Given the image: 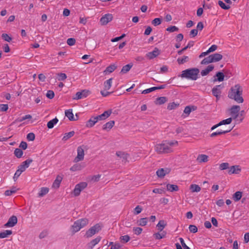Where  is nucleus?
Instances as JSON below:
<instances>
[{
    "mask_svg": "<svg viewBox=\"0 0 249 249\" xmlns=\"http://www.w3.org/2000/svg\"><path fill=\"white\" fill-rule=\"evenodd\" d=\"M229 164L227 162H223L219 165V169L221 170H224L229 168Z\"/></svg>",
    "mask_w": 249,
    "mask_h": 249,
    "instance_id": "obj_53",
    "label": "nucleus"
},
{
    "mask_svg": "<svg viewBox=\"0 0 249 249\" xmlns=\"http://www.w3.org/2000/svg\"><path fill=\"white\" fill-rule=\"evenodd\" d=\"M81 169V166L79 164H74L70 168V170L72 172L80 170Z\"/></svg>",
    "mask_w": 249,
    "mask_h": 249,
    "instance_id": "obj_51",
    "label": "nucleus"
},
{
    "mask_svg": "<svg viewBox=\"0 0 249 249\" xmlns=\"http://www.w3.org/2000/svg\"><path fill=\"white\" fill-rule=\"evenodd\" d=\"M112 113L111 110H108L105 111L104 113L101 115L95 116L98 122L101 121H104L108 118Z\"/></svg>",
    "mask_w": 249,
    "mask_h": 249,
    "instance_id": "obj_13",
    "label": "nucleus"
},
{
    "mask_svg": "<svg viewBox=\"0 0 249 249\" xmlns=\"http://www.w3.org/2000/svg\"><path fill=\"white\" fill-rule=\"evenodd\" d=\"M58 122V119L55 117V118L50 120L47 123V127L49 129L53 128L54 125L56 124Z\"/></svg>",
    "mask_w": 249,
    "mask_h": 249,
    "instance_id": "obj_29",
    "label": "nucleus"
},
{
    "mask_svg": "<svg viewBox=\"0 0 249 249\" xmlns=\"http://www.w3.org/2000/svg\"><path fill=\"white\" fill-rule=\"evenodd\" d=\"M166 232L164 231H162L161 233L157 232L153 234V236L156 239H161L165 237Z\"/></svg>",
    "mask_w": 249,
    "mask_h": 249,
    "instance_id": "obj_39",
    "label": "nucleus"
},
{
    "mask_svg": "<svg viewBox=\"0 0 249 249\" xmlns=\"http://www.w3.org/2000/svg\"><path fill=\"white\" fill-rule=\"evenodd\" d=\"M89 223V220L87 218H82L75 221L71 226V232L74 234L79 231L82 228L85 227Z\"/></svg>",
    "mask_w": 249,
    "mask_h": 249,
    "instance_id": "obj_4",
    "label": "nucleus"
},
{
    "mask_svg": "<svg viewBox=\"0 0 249 249\" xmlns=\"http://www.w3.org/2000/svg\"><path fill=\"white\" fill-rule=\"evenodd\" d=\"M132 67V65H130V64L126 65L122 68L121 72L124 73H126L130 70V69Z\"/></svg>",
    "mask_w": 249,
    "mask_h": 249,
    "instance_id": "obj_48",
    "label": "nucleus"
},
{
    "mask_svg": "<svg viewBox=\"0 0 249 249\" xmlns=\"http://www.w3.org/2000/svg\"><path fill=\"white\" fill-rule=\"evenodd\" d=\"M116 69V66L115 65H111L108 66L104 72L105 74H107L112 72Z\"/></svg>",
    "mask_w": 249,
    "mask_h": 249,
    "instance_id": "obj_33",
    "label": "nucleus"
},
{
    "mask_svg": "<svg viewBox=\"0 0 249 249\" xmlns=\"http://www.w3.org/2000/svg\"><path fill=\"white\" fill-rule=\"evenodd\" d=\"M232 118H229L227 119L223 120L221 121H220L219 123L220 124V125H224V124H230L232 122Z\"/></svg>",
    "mask_w": 249,
    "mask_h": 249,
    "instance_id": "obj_46",
    "label": "nucleus"
},
{
    "mask_svg": "<svg viewBox=\"0 0 249 249\" xmlns=\"http://www.w3.org/2000/svg\"><path fill=\"white\" fill-rule=\"evenodd\" d=\"M15 155L18 158H20L23 155V151L19 148H16L14 151Z\"/></svg>",
    "mask_w": 249,
    "mask_h": 249,
    "instance_id": "obj_47",
    "label": "nucleus"
},
{
    "mask_svg": "<svg viewBox=\"0 0 249 249\" xmlns=\"http://www.w3.org/2000/svg\"><path fill=\"white\" fill-rule=\"evenodd\" d=\"M166 189L170 192L178 191V187L175 184H168L166 185Z\"/></svg>",
    "mask_w": 249,
    "mask_h": 249,
    "instance_id": "obj_30",
    "label": "nucleus"
},
{
    "mask_svg": "<svg viewBox=\"0 0 249 249\" xmlns=\"http://www.w3.org/2000/svg\"><path fill=\"white\" fill-rule=\"evenodd\" d=\"M160 53V50L157 48H155L152 52L148 53L146 54V56L149 59H152L158 56Z\"/></svg>",
    "mask_w": 249,
    "mask_h": 249,
    "instance_id": "obj_16",
    "label": "nucleus"
},
{
    "mask_svg": "<svg viewBox=\"0 0 249 249\" xmlns=\"http://www.w3.org/2000/svg\"><path fill=\"white\" fill-rule=\"evenodd\" d=\"M218 5L220 6V7L224 10H228L230 8V6L229 5H226L222 1L218 0Z\"/></svg>",
    "mask_w": 249,
    "mask_h": 249,
    "instance_id": "obj_49",
    "label": "nucleus"
},
{
    "mask_svg": "<svg viewBox=\"0 0 249 249\" xmlns=\"http://www.w3.org/2000/svg\"><path fill=\"white\" fill-rule=\"evenodd\" d=\"M21 173H22L21 171H20L19 169H18L13 177V179H14V181H16L17 180V179L20 176V175L21 174Z\"/></svg>",
    "mask_w": 249,
    "mask_h": 249,
    "instance_id": "obj_59",
    "label": "nucleus"
},
{
    "mask_svg": "<svg viewBox=\"0 0 249 249\" xmlns=\"http://www.w3.org/2000/svg\"><path fill=\"white\" fill-rule=\"evenodd\" d=\"M232 129V127L229 128V129H227L226 130H222V129L218 130L216 132L212 133L211 134L210 136L211 137H215L218 135L224 134H225V133L230 132Z\"/></svg>",
    "mask_w": 249,
    "mask_h": 249,
    "instance_id": "obj_19",
    "label": "nucleus"
},
{
    "mask_svg": "<svg viewBox=\"0 0 249 249\" xmlns=\"http://www.w3.org/2000/svg\"><path fill=\"white\" fill-rule=\"evenodd\" d=\"M61 181H62V178L59 176L57 177L53 184V185H52L53 188H58L60 186Z\"/></svg>",
    "mask_w": 249,
    "mask_h": 249,
    "instance_id": "obj_32",
    "label": "nucleus"
},
{
    "mask_svg": "<svg viewBox=\"0 0 249 249\" xmlns=\"http://www.w3.org/2000/svg\"><path fill=\"white\" fill-rule=\"evenodd\" d=\"M178 145L177 141H164L161 143L157 144L155 145V150L158 154L169 153L173 152V147Z\"/></svg>",
    "mask_w": 249,
    "mask_h": 249,
    "instance_id": "obj_1",
    "label": "nucleus"
},
{
    "mask_svg": "<svg viewBox=\"0 0 249 249\" xmlns=\"http://www.w3.org/2000/svg\"><path fill=\"white\" fill-rule=\"evenodd\" d=\"M17 217L15 215H13L9 218L7 222L4 224V226L5 228L13 227L17 224Z\"/></svg>",
    "mask_w": 249,
    "mask_h": 249,
    "instance_id": "obj_12",
    "label": "nucleus"
},
{
    "mask_svg": "<svg viewBox=\"0 0 249 249\" xmlns=\"http://www.w3.org/2000/svg\"><path fill=\"white\" fill-rule=\"evenodd\" d=\"M115 122L114 121H110L106 123L103 126V129L104 130L108 131L110 130L114 125Z\"/></svg>",
    "mask_w": 249,
    "mask_h": 249,
    "instance_id": "obj_23",
    "label": "nucleus"
},
{
    "mask_svg": "<svg viewBox=\"0 0 249 249\" xmlns=\"http://www.w3.org/2000/svg\"><path fill=\"white\" fill-rule=\"evenodd\" d=\"M27 139L30 141H34L35 139V135L33 133H29L27 135Z\"/></svg>",
    "mask_w": 249,
    "mask_h": 249,
    "instance_id": "obj_61",
    "label": "nucleus"
},
{
    "mask_svg": "<svg viewBox=\"0 0 249 249\" xmlns=\"http://www.w3.org/2000/svg\"><path fill=\"white\" fill-rule=\"evenodd\" d=\"M189 229L190 231L193 233H196L197 231V228L195 225H190L189 227Z\"/></svg>",
    "mask_w": 249,
    "mask_h": 249,
    "instance_id": "obj_57",
    "label": "nucleus"
},
{
    "mask_svg": "<svg viewBox=\"0 0 249 249\" xmlns=\"http://www.w3.org/2000/svg\"><path fill=\"white\" fill-rule=\"evenodd\" d=\"M147 223V218H142L138 221V224L139 226H145Z\"/></svg>",
    "mask_w": 249,
    "mask_h": 249,
    "instance_id": "obj_44",
    "label": "nucleus"
},
{
    "mask_svg": "<svg viewBox=\"0 0 249 249\" xmlns=\"http://www.w3.org/2000/svg\"><path fill=\"white\" fill-rule=\"evenodd\" d=\"M133 231L135 234L139 235L142 233V229L140 227H135L133 228Z\"/></svg>",
    "mask_w": 249,
    "mask_h": 249,
    "instance_id": "obj_60",
    "label": "nucleus"
},
{
    "mask_svg": "<svg viewBox=\"0 0 249 249\" xmlns=\"http://www.w3.org/2000/svg\"><path fill=\"white\" fill-rule=\"evenodd\" d=\"M190 189L192 193H197L200 191L201 188L198 185L193 184L190 185Z\"/></svg>",
    "mask_w": 249,
    "mask_h": 249,
    "instance_id": "obj_31",
    "label": "nucleus"
},
{
    "mask_svg": "<svg viewBox=\"0 0 249 249\" xmlns=\"http://www.w3.org/2000/svg\"><path fill=\"white\" fill-rule=\"evenodd\" d=\"M196 160L200 163L206 162L208 161V156L205 154H200L198 156Z\"/></svg>",
    "mask_w": 249,
    "mask_h": 249,
    "instance_id": "obj_26",
    "label": "nucleus"
},
{
    "mask_svg": "<svg viewBox=\"0 0 249 249\" xmlns=\"http://www.w3.org/2000/svg\"><path fill=\"white\" fill-rule=\"evenodd\" d=\"M223 87V86L221 85H217L212 89L213 94L216 97L217 99H218L219 98V95L221 93L220 90Z\"/></svg>",
    "mask_w": 249,
    "mask_h": 249,
    "instance_id": "obj_17",
    "label": "nucleus"
},
{
    "mask_svg": "<svg viewBox=\"0 0 249 249\" xmlns=\"http://www.w3.org/2000/svg\"><path fill=\"white\" fill-rule=\"evenodd\" d=\"M166 31L169 32H174L178 31V28L176 26H171L166 28Z\"/></svg>",
    "mask_w": 249,
    "mask_h": 249,
    "instance_id": "obj_50",
    "label": "nucleus"
},
{
    "mask_svg": "<svg viewBox=\"0 0 249 249\" xmlns=\"http://www.w3.org/2000/svg\"><path fill=\"white\" fill-rule=\"evenodd\" d=\"M155 90H156V88L154 87H152V88L143 90L142 93V94H147V93H150L152 91H153Z\"/></svg>",
    "mask_w": 249,
    "mask_h": 249,
    "instance_id": "obj_56",
    "label": "nucleus"
},
{
    "mask_svg": "<svg viewBox=\"0 0 249 249\" xmlns=\"http://www.w3.org/2000/svg\"><path fill=\"white\" fill-rule=\"evenodd\" d=\"M121 241L124 243H127L130 240V237L128 235H125L121 237Z\"/></svg>",
    "mask_w": 249,
    "mask_h": 249,
    "instance_id": "obj_63",
    "label": "nucleus"
},
{
    "mask_svg": "<svg viewBox=\"0 0 249 249\" xmlns=\"http://www.w3.org/2000/svg\"><path fill=\"white\" fill-rule=\"evenodd\" d=\"M12 234L11 230H5L3 232H0V238H4Z\"/></svg>",
    "mask_w": 249,
    "mask_h": 249,
    "instance_id": "obj_38",
    "label": "nucleus"
},
{
    "mask_svg": "<svg viewBox=\"0 0 249 249\" xmlns=\"http://www.w3.org/2000/svg\"><path fill=\"white\" fill-rule=\"evenodd\" d=\"M213 69L214 66L213 65H209L206 69L201 71V75L202 76H206L208 75L210 72L212 71Z\"/></svg>",
    "mask_w": 249,
    "mask_h": 249,
    "instance_id": "obj_22",
    "label": "nucleus"
},
{
    "mask_svg": "<svg viewBox=\"0 0 249 249\" xmlns=\"http://www.w3.org/2000/svg\"><path fill=\"white\" fill-rule=\"evenodd\" d=\"M98 121L95 116H91L86 123V126L89 128L93 127Z\"/></svg>",
    "mask_w": 249,
    "mask_h": 249,
    "instance_id": "obj_20",
    "label": "nucleus"
},
{
    "mask_svg": "<svg viewBox=\"0 0 249 249\" xmlns=\"http://www.w3.org/2000/svg\"><path fill=\"white\" fill-rule=\"evenodd\" d=\"M211 55L212 58V60H213V62L219 61L223 58L222 55L218 53H215L214 54H211Z\"/></svg>",
    "mask_w": 249,
    "mask_h": 249,
    "instance_id": "obj_25",
    "label": "nucleus"
},
{
    "mask_svg": "<svg viewBox=\"0 0 249 249\" xmlns=\"http://www.w3.org/2000/svg\"><path fill=\"white\" fill-rule=\"evenodd\" d=\"M90 91L88 89H84L81 90V91L77 92L73 99L75 100H79L83 98H85L87 97L88 95L90 94Z\"/></svg>",
    "mask_w": 249,
    "mask_h": 249,
    "instance_id": "obj_10",
    "label": "nucleus"
},
{
    "mask_svg": "<svg viewBox=\"0 0 249 249\" xmlns=\"http://www.w3.org/2000/svg\"><path fill=\"white\" fill-rule=\"evenodd\" d=\"M242 196V192L237 191L232 195V199L235 202H237L241 199Z\"/></svg>",
    "mask_w": 249,
    "mask_h": 249,
    "instance_id": "obj_28",
    "label": "nucleus"
},
{
    "mask_svg": "<svg viewBox=\"0 0 249 249\" xmlns=\"http://www.w3.org/2000/svg\"><path fill=\"white\" fill-rule=\"evenodd\" d=\"M113 79L110 78L105 81L104 83V89L101 91V95L104 97H107L111 94L112 92H109V90L112 86Z\"/></svg>",
    "mask_w": 249,
    "mask_h": 249,
    "instance_id": "obj_5",
    "label": "nucleus"
},
{
    "mask_svg": "<svg viewBox=\"0 0 249 249\" xmlns=\"http://www.w3.org/2000/svg\"><path fill=\"white\" fill-rule=\"evenodd\" d=\"M1 37L3 39L7 42H10L12 40V37L7 34H2Z\"/></svg>",
    "mask_w": 249,
    "mask_h": 249,
    "instance_id": "obj_54",
    "label": "nucleus"
},
{
    "mask_svg": "<svg viewBox=\"0 0 249 249\" xmlns=\"http://www.w3.org/2000/svg\"><path fill=\"white\" fill-rule=\"evenodd\" d=\"M75 39L73 38H69L67 40V43L69 46H73L75 43Z\"/></svg>",
    "mask_w": 249,
    "mask_h": 249,
    "instance_id": "obj_58",
    "label": "nucleus"
},
{
    "mask_svg": "<svg viewBox=\"0 0 249 249\" xmlns=\"http://www.w3.org/2000/svg\"><path fill=\"white\" fill-rule=\"evenodd\" d=\"M116 155L120 158H122L123 159H126L127 154L125 153L124 152L121 151H118L116 153Z\"/></svg>",
    "mask_w": 249,
    "mask_h": 249,
    "instance_id": "obj_55",
    "label": "nucleus"
},
{
    "mask_svg": "<svg viewBox=\"0 0 249 249\" xmlns=\"http://www.w3.org/2000/svg\"><path fill=\"white\" fill-rule=\"evenodd\" d=\"M65 116L68 117L70 121H75L76 120L74 117L73 114L72 113V109H69L66 110L65 112Z\"/></svg>",
    "mask_w": 249,
    "mask_h": 249,
    "instance_id": "obj_24",
    "label": "nucleus"
},
{
    "mask_svg": "<svg viewBox=\"0 0 249 249\" xmlns=\"http://www.w3.org/2000/svg\"><path fill=\"white\" fill-rule=\"evenodd\" d=\"M77 156L73 160V161L75 163L84 160L85 156L84 146L83 145L78 146L77 149Z\"/></svg>",
    "mask_w": 249,
    "mask_h": 249,
    "instance_id": "obj_8",
    "label": "nucleus"
},
{
    "mask_svg": "<svg viewBox=\"0 0 249 249\" xmlns=\"http://www.w3.org/2000/svg\"><path fill=\"white\" fill-rule=\"evenodd\" d=\"M32 162V160L28 159L22 162V163L18 167V169L21 171L22 173L29 166Z\"/></svg>",
    "mask_w": 249,
    "mask_h": 249,
    "instance_id": "obj_14",
    "label": "nucleus"
},
{
    "mask_svg": "<svg viewBox=\"0 0 249 249\" xmlns=\"http://www.w3.org/2000/svg\"><path fill=\"white\" fill-rule=\"evenodd\" d=\"M49 191V189L48 187H42L40 189L38 193V196L42 197L47 194Z\"/></svg>",
    "mask_w": 249,
    "mask_h": 249,
    "instance_id": "obj_27",
    "label": "nucleus"
},
{
    "mask_svg": "<svg viewBox=\"0 0 249 249\" xmlns=\"http://www.w3.org/2000/svg\"><path fill=\"white\" fill-rule=\"evenodd\" d=\"M101 237L97 236L96 238L92 240L89 244L88 247L90 249H92L96 245L101 241Z\"/></svg>",
    "mask_w": 249,
    "mask_h": 249,
    "instance_id": "obj_21",
    "label": "nucleus"
},
{
    "mask_svg": "<svg viewBox=\"0 0 249 249\" xmlns=\"http://www.w3.org/2000/svg\"><path fill=\"white\" fill-rule=\"evenodd\" d=\"M199 70L198 68H194L188 69L183 71L179 77L191 80H196L198 77Z\"/></svg>",
    "mask_w": 249,
    "mask_h": 249,
    "instance_id": "obj_3",
    "label": "nucleus"
},
{
    "mask_svg": "<svg viewBox=\"0 0 249 249\" xmlns=\"http://www.w3.org/2000/svg\"><path fill=\"white\" fill-rule=\"evenodd\" d=\"M113 16L111 14H106L104 15L100 19V23L102 25H106L108 23L112 21Z\"/></svg>",
    "mask_w": 249,
    "mask_h": 249,
    "instance_id": "obj_11",
    "label": "nucleus"
},
{
    "mask_svg": "<svg viewBox=\"0 0 249 249\" xmlns=\"http://www.w3.org/2000/svg\"><path fill=\"white\" fill-rule=\"evenodd\" d=\"M179 106V104L176 103L175 102H172L168 105L167 106V109L169 110H171L173 109H175L177 107H178Z\"/></svg>",
    "mask_w": 249,
    "mask_h": 249,
    "instance_id": "obj_42",
    "label": "nucleus"
},
{
    "mask_svg": "<svg viewBox=\"0 0 249 249\" xmlns=\"http://www.w3.org/2000/svg\"><path fill=\"white\" fill-rule=\"evenodd\" d=\"M189 60V58L188 56H183L182 57H179L177 59V62L179 65L187 62Z\"/></svg>",
    "mask_w": 249,
    "mask_h": 249,
    "instance_id": "obj_36",
    "label": "nucleus"
},
{
    "mask_svg": "<svg viewBox=\"0 0 249 249\" xmlns=\"http://www.w3.org/2000/svg\"><path fill=\"white\" fill-rule=\"evenodd\" d=\"M240 110V107L237 105H234L230 109L229 111L232 119H236L238 115Z\"/></svg>",
    "mask_w": 249,
    "mask_h": 249,
    "instance_id": "obj_9",
    "label": "nucleus"
},
{
    "mask_svg": "<svg viewBox=\"0 0 249 249\" xmlns=\"http://www.w3.org/2000/svg\"><path fill=\"white\" fill-rule=\"evenodd\" d=\"M88 184L86 182H82L75 186V188L72 192V194L75 196L80 195L81 192L87 187Z\"/></svg>",
    "mask_w": 249,
    "mask_h": 249,
    "instance_id": "obj_7",
    "label": "nucleus"
},
{
    "mask_svg": "<svg viewBox=\"0 0 249 249\" xmlns=\"http://www.w3.org/2000/svg\"><path fill=\"white\" fill-rule=\"evenodd\" d=\"M74 133H75L73 131L65 133L62 138V140L64 141H67L68 139L73 136Z\"/></svg>",
    "mask_w": 249,
    "mask_h": 249,
    "instance_id": "obj_41",
    "label": "nucleus"
},
{
    "mask_svg": "<svg viewBox=\"0 0 249 249\" xmlns=\"http://www.w3.org/2000/svg\"><path fill=\"white\" fill-rule=\"evenodd\" d=\"M180 243L184 249H190V248L186 245L183 239L181 237L179 238Z\"/></svg>",
    "mask_w": 249,
    "mask_h": 249,
    "instance_id": "obj_62",
    "label": "nucleus"
},
{
    "mask_svg": "<svg viewBox=\"0 0 249 249\" xmlns=\"http://www.w3.org/2000/svg\"><path fill=\"white\" fill-rule=\"evenodd\" d=\"M212 57L211 55H210L209 56L204 58L201 62V64L202 65H207L211 63H213V60H212Z\"/></svg>",
    "mask_w": 249,
    "mask_h": 249,
    "instance_id": "obj_40",
    "label": "nucleus"
},
{
    "mask_svg": "<svg viewBox=\"0 0 249 249\" xmlns=\"http://www.w3.org/2000/svg\"><path fill=\"white\" fill-rule=\"evenodd\" d=\"M102 229V226L99 224H97L91 227L86 233L87 238L91 237L93 235L98 232Z\"/></svg>",
    "mask_w": 249,
    "mask_h": 249,
    "instance_id": "obj_6",
    "label": "nucleus"
},
{
    "mask_svg": "<svg viewBox=\"0 0 249 249\" xmlns=\"http://www.w3.org/2000/svg\"><path fill=\"white\" fill-rule=\"evenodd\" d=\"M195 109L196 107L194 106H192V107L190 106H187L184 108V113L188 115L190 114L192 110H195Z\"/></svg>",
    "mask_w": 249,
    "mask_h": 249,
    "instance_id": "obj_43",
    "label": "nucleus"
},
{
    "mask_svg": "<svg viewBox=\"0 0 249 249\" xmlns=\"http://www.w3.org/2000/svg\"><path fill=\"white\" fill-rule=\"evenodd\" d=\"M166 225V224L165 222V221L164 220H161L159 222V223L157 225V227L158 231H162L163 229L165 228Z\"/></svg>",
    "mask_w": 249,
    "mask_h": 249,
    "instance_id": "obj_35",
    "label": "nucleus"
},
{
    "mask_svg": "<svg viewBox=\"0 0 249 249\" xmlns=\"http://www.w3.org/2000/svg\"><path fill=\"white\" fill-rule=\"evenodd\" d=\"M161 19L160 18H156L152 21V24L155 26H158L161 24Z\"/></svg>",
    "mask_w": 249,
    "mask_h": 249,
    "instance_id": "obj_52",
    "label": "nucleus"
},
{
    "mask_svg": "<svg viewBox=\"0 0 249 249\" xmlns=\"http://www.w3.org/2000/svg\"><path fill=\"white\" fill-rule=\"evenodd\" d=\"M18 190V189L16 188V187H13L10 190H6L4 193V195L6 196H10L12 195V194L16 193Z\"/></svg>",
    "mask_w": 249,
    "mask_h": 249,
    "instance_id": "obj_37",
    "label": "nucleus"
},
{
    "mask_svg": "<svg viewBox=\"0 0 249 249\" xmlns=\"http://www.w3.org/2000/svg\"><path fill=\"white\" fill-rule=\"evenodd\" d=\"M217 48V46L216 45H212L209 49L207 51L209 53L215 51Z\"/></svg>",
    "mask_w": 249,
    "mask_h": 249,
    "instance_id": "obj_64",
    "label": "nucleus"
},
{
    "mask_svg": "<svg viewBox=\"0 0 249 249\" xmlns=\"http://www.w3.org/2000/svg\"><path fill=\"white\" fill-rule=\"evenodd\" d=\"M170 172V169L169 168H160L157 171L156 174L159 178H162Z\"/></svg>",
    "mask_w": 249,
    "mask_h": 249,
    "instance_id": "obj_15",
    "label": "nucleus"
},
{
    "mask_svg": "<svg viewBox=\"0 0 249 249\" xmlns=\"http://www.w3.org/2000/svg\"><path fill=\"white\" fill-rule=\"evenodd\" d=\"M241 169L239 165H233L229 168L228 173L229 174H239L241 172Z\"/></svg>",
    "mask_w": 249,
    "mask_h": 249,
    "instance_id": "obj_18",
    "label": "nucleus"
},
{
    "mask_svg": "<svg viewBox=\"0 0 249 249\" xmlns=\"http://www.w3.org/2000/svg\"><path fill=\"white\" fill-rule=\"evenodd\" d=\"M167 101V99L166 97H158L156 99V100L155 101V104L156 105H162L164 104L165 102H166Z\"/></svg>",
    "mask_w": 249,
    "mask_h": 249,
    "instance_id": "obj_34",
    "label": "nucleus"
},
{
    "mask_svg": "<svg viewBox=\"0 0 249 249\" xmlns=\"http://www.w3.org/2000/svg\"><path fill=\"white\" fill-rule=\"evenodd\" d=\"M243 89L242 87L236 84L231 87L228 93V97L234 100L237 103H242L244 102V99L242 97Z\"/></svg>",
    "mask_w": 249,
    "mask_h": 249,
    "instance_id": "obj_2",
    "label": "nucleus"
},
{
    "mask_svg": "<svg viewBox=\"0 0 249 249\" xmlns=\"http://www.w3.org/2000/svg\"><path fill=\"white\" fill-rule=\"evenodd\" d=\"M216 77H217V79H215L214 81H218L219 82H221L224 80V75L221 72H218L216 74Z\"/></svg>",
    "mask_w": 249,
    "mask_h": 249,
    "instance_id": "obj_45",
    "label": "nucleus"
}]
</instances>
